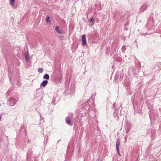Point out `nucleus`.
I'll return each mask as SVG.
<instances>
[{
    "label": "nucleus",
    "mask_w": 161,
    "mask_h": 161,
    "mask_svg": "<svg viewBox=\"0 0 161 161\" xmlns=\"http://www.w3.org/2000/svg\"><path fill=\"white\" fill-rule=\"evenodd\" d=\"M82 44L83 45H85L86 44V37L85 35H83L82 36Z\"/></svg>",
    "instance_id": "1"
},
{
    "label": "nucleus",
    "mask_w": 161,
    "mask_h": 161,
    "mask_svg": "<svg viewBox=\"0 0 161 161\" xmlns=\"http://www.w3.org/2000/svg\"><path fill=\"white\" fill-rule=\"evenodd\" d=\"M48 82V81L47 80H44L43 82L41 84V86L42 87H45V86L47 85Z\"/></svg>",
    "instance_id": "2"
},
{
    "label": "nucleus",
    "mask_w": 161,
    "mask_h": 161,
    "mask_svg": "<svg viewBox=\"0 0 161 161\" xmlns=\"http://www.w3.org/2000/svg\"><path fill=\"white\" fill-rule=\"evenodd\" d=\"M147 4H143L141 7V11L142 12L144 11L147 8Z\"/></svg>",
    "instance_id": "3"
},
{
    "label": "nucleus",
    "mask_w": 161,
    "mask_h": 161,
    "mask_svg": "<svg viewBox=\"0 0 161 161\" xmlns=\"http://www.w3.org/2000/svg\"><path fill=\"white\" fill-rule=\"evenodd\" d=\"M55 30L57 32L58 34H62V32L60 30H59V27L58 26H57L55 28Z\"/></svg>",
    "instance_id": "4"
},
{
    "label": "nucleus",
    "mask_w": 161,
    "mask_h": 161,
    "mask_svg": "<svg viewBox=\"0 0 161 161\" xmlns=\"http://www.w3.org/2000/svg\"><path fill=\"white\" fill-rule=\"evenodd\" d=\"M120 141L119 138H118L116 142V149L119 148L120 146Z\"/></svg>",
    "instance_id": "5"
},
{
    "label": "nucleus",
    "mask_w": 161,
    "mask_h": 161,
    "mask_svg": "<svg viewBox=\"0 0 161 161\" xmlns=\"http://www.w3.org/2000/svg\"><path fill=\"white\" fill-rule=\"evenodd\" d=\"M66 122L67 124L69 125L71 123L70 118L69 117H67L66 119Z\"/></svg>",
    "instance_id": "6"
},
{
    "label": "nucleus",
    "mask_w": 161,
    "mask_h": 161,
    "mask_svg": "<svg viewBox=\"0 0 161 161\" xmlns=\"http://www.w3.org/2000/svg\"><path fill=\"white\" fill-rule=\"evenodd\" d=\"M15 0H11V5L12 7L14 8H15L16 6H14V2Z\"/></svg>",
    "instance_id": "7"
},
{
    "label": "nucleus",
    "mask_w": 161,
    "mask_h": 161,
    "mask_svg": "<svg viewBox=\"0 0 161 161\" xmlns=\"http://www.w3.org/2000/svg\"><path fill=\"white\" fill-rule=\"evenodd\" d=\"M50 17L49 16H47L46 18V22L47 23H50L51 21L49 20Z\"/></svg>",
    "instance_id": "8"
},
{
    "label": "nucleus",
    "mask_w": 161,
    "mask_h": 161,
    "mask_svg": "<svg viewBox=\"0 0 161 161\" xmlns=\"http://www.w3.org/2000/svg\"><path fill=\"white\" fill-rule=\"evenodd\" d=\"M49 78V75L47 74H46L43 76V78L46 79H48Z\"/></svg>",
    "instance_id": "9"
},
{
    "label": "nucleus",
    "mask_w": 161,
    "mask_h": 161,
    "mask_svg": "<svg viewBox=\"0 0 161 161\" xmlns=\"http://www.w3.org/2000/svg\"><path fill=\"white\" fill-rule=\"evenodd\" d=\"M43 69L42 68H39L38 69V71L40 73H42L43 72Z\"/></svg>",
    "instance_id": "10"
},
{
    "label": "nucleus",
    "mask_w": 161,
    "mask_h": 161,
    "mask_svg": "<svg viewBox=\"0 0 161 161\" xmlns=\"http://www.w3.org/2000/svg\"><path fill=\"white\" fill-rule=\"evenodd\" d=\"M25 60H26V61L27 62L28 61V56L27 55L26 53L25 54Z\"/></svg>",
    "instance_id": "11"
},
{
    "label": "nucleus",
    "mask_w": 161,
    "mask_h": 161,
    "mask_svg": "<svg viewBox=\"0 0 161 161\" xmlns=\"http://www.w3.org/2000/svg\"><path fill=\"white\" fill-rule=\"evenodd\" d=\"M90 21L92 23H94V18L93 17L91 18Z\"/></svg>",
    "instance_id": "12"
},
{
    "label": "nucleus",
    "mask_w": 161,
    "mask_h": 161,
    "mask_svg": "<svg viewBox=\"0 0 161 161\" xmlns=\"http://www.w3.org/2000/svg\"><path fill=\"white\" fill-rule=\"evenodd\" d=\"M117 151V153L120 156V154L119 153V148H117L116 149Z\"/></svg>",
    "instance_id": "13"
},
{
    "label": "nucleus",
    "mask_w": 161,
    "mask_h": 161,
    "mask_svg": "<svg viewBox=\"0 0 161 161\" xmlns=\"http://www.w3.org/2000/svg\"><path fill=\"white\" fill-rule=\"evenodd\" d=\"M97 161H101L100 159H98Z\"/></svg>",
    "instance_id": "14"
},
{
    "label": "nucleus",
    "mask_w": 161,
    "mask_h": 161,
    "mask_svg": "<svg viewBox=\"0 0 161 161\" xmlns=\"http://www.w3.org/2000/svg\"><path fill=\"white\" fill-rule=\"evenodd\" d=\"M1 117L0 116V120H1Z\"/></svg>",
    "instance_id": "15"
},
{
    "label": "nucleus",
    "mask_w": 161,
    "mask_h": 161,
    "mask_svg": "<svg viewBox=\"0 0 161 161\" xmlns=\"http://www.w3.org/2000/svg\"><path fill=\"white\" fill-rule=\"evenodd\" d=\"M11 100H12V99H11H11H10L11 101Z\"/></svg>",
    "instance_id": "16"
},
{
    "label": "nucleus",
    "mask_w": 161,
    "mask_h": 161,
    "mask_svg": "<svg viewBox=\"0 0 161 161\" xmlns=\"http://www.w3.org/2000/svg\"><path fill=\"white\" fill-rule=\"evenodd\" d=\"M9 79L10 80V77H9Z\"/></svg>",
    "instance_id": "17"
},
{
    "label": "nucleus",
    "mask_w": 161,
    "mask_h": 161,
    "mask_svg": "<svg viewBox=\"0 0 161 161\" xmlns=\"http://www.w3.org/2000/svg\"><path fill=\"white\" fill-rule=\"evenodd\" d=\"M9 0V1H10V0Z\"/></svg>",
    "instance_id": "18"
}]
</instances>
